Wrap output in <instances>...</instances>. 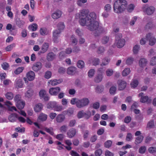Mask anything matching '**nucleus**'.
<instances>
[{"label": "nucleus", "mask_w": 156, "mask_h": 156, "mask_svg": "<svg viewBox=\"0 0 156 156\" xmlns=\"http://www.w3.org/2000/svg\"><path fill=\"white\" fill-rule=\"evenodd\" d=\"M89 12L88 10L86 9L80 11L79 23L82 26H87L89 30L94 32L95 36H99L105 31V29L99 25L95 13L91 12L89 14Z\"/></svg>", "instance_id": "f257e3e1"}, {"label": "nucleus", "mask_w": 156, "mask_h": 156, "mask_svg": "<svg viewBox=\"0 0 156 156\" xmlns=\"http://www.w3.org/2000/svg\"><path fill=\"white\" fill-rule=\"evenodd\" d=\"M127 5L126 0H117L114 3V9L116 13L122 12L126 9Z\"/></svg>", "instance_id": "f03ea898"}, {"label": "nucleus", "mask_w": 156, "mask_h": 156, "mask_svg": "<svg viewBox=\"0 0 156 156\" xmlns=\"http://www.w3.org/2000/svg\"><path fill=\"white\" fill-rule=\"evenodd\" d=\"M115 42L117 46L119 48L122 47L125 44V40L122 38V35L121 34H118L115 36Z\"/></svg>", "instance_id": "7ed1b4c3"}, {"label": "nucleus", "mask_w": 156, "mask_h": 156, "mask_svg": "<svg viewBox=\"0 0 156 156\" xmlns=\"http://www.w3.org/2000/svg\"><path fill=\"white\" fill-rule=\"evenodd\" d=\"M143 11L147 15H151L152 14L155 10V7L151 5H145L143 7Z\"/></svg>", "instance_id": "20e7f679"}, {"label": "nucleus", "mask_w": 156, "mask_h": 156, "mask_svg": "<svg viewBox=\"0 0 156 156\" xmlns=\"http://www.w3.org/2000/svg\"><path fill=\"white\" fill-rule=\"evenodd\" d=\"M89 102V100L87 98L78 99L76 101V106L78 108H82L87 105Z\"/></svg>", "instance_id": "39448f33"}, {"label": "nucleus", "mask_w": 156, "mask_h": 156, "mask_svg": "<svg viewBox=\"0 0 156 156\" xmlns=\"http://www.w3.org/2000/svg\"><path fill=\"white\" fill-rule=\"evenodd\" d=\"M39 96L41 99L45 101H48L50 99L49 95L46 91L44 89H41L39 92Z\"/></svg>", "instance_id": "423d86ee"}, {"label": "nucleus", "mask_w": 156, "mask_h": 156, "mask_svg": "<svg viewBox=\"0 0 156 156\" xmlns=\"http://www.w3.org/2000/svg\"><path fill=\"white\" fill-rule=\"evenodd\" d=\"M146 37L147 40H149V44L150 45H153L155 44L156 42V39L152 36V34L149 33L146 35Z\"/></svg>", "instance_id": "0eeeda50"}, {"label": "nucleus", "mask_w": 156, "mask_h": 156, "mask_svg": "<svg viewBox=\"0 0 156 156\" xmlns=\"http://www.w3.org/2000/svg\"><path fill=\"white\" fill-rule=\"evenodd\" d=\"M139 96L141 98L140 101L142 103L147 102L150 103L151 101V99L149 98L147 96H144V93L142 92L140 93L139 94Z\"/></svg>", "instance_id": "6e6552de"}, {"label": "nucleus", "mask_w": 156, "mask_h": 156, "mask_svg": "<svg viewBox=\"0 0 156 156\" xmlns=\"http://www.w3.org/2000/svg\"><path fill=\"white\" fill-rule=\"evenodd\" d=\"M14 85L16 87L17 89L23 87V82L22 79L20 77H18L16 78L15 81Z\"/></svg>", "instance_id": "1a4fd4ad"}, {"label": "nucleus", "mask_w": 156, "mask_h": 156, "mask_svg": "<svg viewBox=\"0 0 156 156\" xmlns=\"http://www.w3.org/2000/svg\"><path fill=\"white\" fill-rule=\"evenodd\" d=\"M126 82L125 81L122 80H119L118 81V89L121 90H124L126 86Z\"/></svg>", "instance_id": "9d476101"}, {"label": "nucleus", "mask_w": 156, "mask_h": 156, "mask_svg": "<svg viewBox=\"0 0 156 156\" xmlns=\"http://www.w3.org/2000/svg\"><path fill=\"white\" fill-rule=\"evenodd\" d=\"M34 92L32 88L27 87L24 94L25 97L28 98H31L34 94Z\"/></svg>", "instance_id": "9b49d317"}, {"label": "nucleus", "mask_w": 156, "mask_h": 156, "mask_svg": "<svg viewBox=\"0 0 156 156\" xmlns=\"http://www.w3.org/2000/svg\"><path fill=\"white\" fill-rule=\"evenodd\" d=\"M61 32L60 30H56L53 32V40L55 43H57L59 41L58 38Z\"/></svg>", "instance_id": "f8f14e48"}, {"label": "nucleus", "mask_w": 156, "mask_h": 156, "mask_svg": "<svg viewBox=\"0 0 156 156\" xmlns=\"http://www.w3.org/2000/svg\"><path fill=\"white\" fill-rule=\"evenodd\" d=\"M62 12L60 10H57L53 12L51 14V16L54 20H57L60 18L62 16Z\"/></svg>", "instance_id": "ddd939ff"}, {"label": "nucleus", "mask_w": 156, "mask_h": 156, "mask_svg": "<svg viewBox=\"0 0 156 156\" xmlns=\"http://www.w3.org/2000/svg\"><path fill=\"white\" fill-rule=\"evenodd\" d=\"M60 90V88L59 87L50 88L49 90V94L52 95H57Z\"/></svg>", "instance_id": "4468645a"}, {"label": "nucleus", "mask_w": 156, "mask_h": 156, "mask_svg": "<svg viewBox=\"0 0 156 156\" xmlns=\"http://www.w3.org/2000/svg\"><path fill=\"white\" fill-rule=\"evenodd\" d=\"M35 76V74L34 72L32 71H30L27 72L26 74V77H27L29 81L34 80Z\"/></svg>", "instance_id": "2eb2a0df"}, {"label": "nucleus", "mask_w": 156, "mask_h": 156, "mask_svg": "<svg viewBox=\"0 0 156 156\" xmlns=\"http://www.w3.org/2000/svg\"><path fill=\"white\" fill-rule=\"evenodd\" d=\"M42 67V63L38 62L34 63L32 66V69L35 72H37L41 69Z\"/></svg>", "instance_id": "dca6fc26"}, {"label": "nucleus", "mask_w": 156, "mask_h": 156, "mask_svg": "<svg viewBox=\"0 0 156 156\" xmlns=\"http://www.w3.org/2000/svg\"><path fill=\"white\" fill-rule=\"evenodd\" d=\"M43 108V105L42 103H39L36 104L34 108L35 112H38L41 111Z\"/></svg>", "instance_id": "f3484780"}, {"label": "nucleus", "mask_w": 156, "mask_h": 156, "mask_svg": "<svg viewBox=\"0 0 156 156\" xmlns=\"http://www.w3.org/2000/svg\"><path fill=\"white\" fill-rule=\"evenodd\" d=\"M39 32L41 35H46L49 34V30L46 27H42L40 28Z\"/></svg>", "instance_id": "a211bd4d"}, {"label": "nucleus", "mask_w": 156, "mask_h": 156, "mask_svg": "<svg viewBox=\"0 0 156 156\" xmlns=\"http://www.w3.org/2000/svg\"><path fill=\"white\" fill-rule=\"evenodd\" d=\"M148 61L147 59L144 58H141L139 61V65L141 67L145 66L147 64Z\"/></svg>", "instance_id": "6ab92c4d"}, {"label": "nucleus", "mask_w": 156, "mask_h": 156, "mask_svg": "<svg viewBox=\"0 0 156 156\" xmlns=\"http://www.w3.org/2000/svg\"><path fill=\"white\" fill-rule=\"evenodd\" d=\"M62 82V79H59L58 80H53L49 81L48 83L49 84L51 85L52 86H55L60 83Z\"/></svg>", "instance_id": "aec40b11"}, {"label": "nucleus", "mask_w": 156, "mask_h": 156, "mask_svg": "<svg viewBox=\"0 0 156 156\" xmlns=\"http://www.w3.org/2000/svg\"><path fill=\"white\" fill-rule=\"evenodd\" d=\"M90 63H92L94 66H97L100 63V59L98 58H91L89 61Z\"/></svg>", "instance_id": "412c9836"}, {"label": "nucleus", "mask_w": 156, "mask_h": 156, "mask_svg": "<svg viewBox=\"0 0 156 156\" xmlns=\"http://www.w3.org/2000/svg\"><path fill=\"white\" fill-rule=\"evenodd\" d=\"M56 102L55 101H50L49 102L47 105V108L51 110L54 109Z\"/></svg>", "instance_id": "4be33fe9"}, {"label": "nucleus", "mask_w": 156, "mask_h": 156, "mask_svg": "<svg viewBox=\"0 0 156 156\" xmlns=\"http://www.w3.org/2000/svg\"><path fill=\"white\" fill-rule=\"evenodd\" d=\"M110 61V59L108 57H105L102 59L101 66H106L108 64Z\"/></svg>", "instance_id": "5701e85b"}, {"label": "nucleus", "mask_w": 156, "mask_h": 156, "mask_svg": "<svg viewBox=\"0 0 156 156\" xmlns=\"http://www.w3.org/2000/svg\"><path fill=\"white\" fill-rule=\"evenodd\" d=\"M77 72V68L76 67L73 66L69 67V75H74Z\"/></svg>", "instance_id": "b1692460"}, {"label": "nucleus", "mask_w": 156, "mask_h": 156, "mask_svg": "<svg viewBox=\"0 0 156 156\" xmlns=\"http://www.w3.org/2000/svg\"><path fill=\"white\" fill-rule=\"evenodd\" d=\"M49 47L48 43H44L43 44L41 48V53H44L48 50Z\"/></svg>", "instance_id": "393cba45"}, {"label": "nucleus", "mask_w": 156, "mask_h": 156, "mask_svg": "<svg viewBox=\"0 0 156 156\" xmlns=\"http://www.w3.org/2000/svg\"><path fill=\"white\" fill-rule=\"evenodd\" d=\"M5 96L7 99L11 100L13 98L14 95L11 92H8L6 93Z\"/></svg>", "instance_id": "a878e982"}, {"label": "nucleus", "mask_w": 156, "mask_h": 156, "mask_svg": "<svg viewBox=\"0 0 156 156\" xmlns=\"http://www.w3.org/2000/svg\"><path fill=\"white\" fill-rule=\"evenodd\" d=\"M47 115L43 113H41L39 115L38 119L42 121H45L47 119Z\"/></svg>", "instance_id": "bb28decb"}, {"label": "nucleus", "mask_w": 156, "mask_h": 156, "mask_svg": "<svg viewBox=\"0 0 156 156\" xmlns=\"http://www.w3.org/2000/svg\"><path fill=\"white\" fill-rule=\"evenodd\" d=\"M18 117V115L15 114H12L10 115L9 117V120L12 122H15Z\"/></svg>", "instance_id": "cd10ccee"}, {"label": "nucleus", "mask_w": 156, "mask_h": 156, "mask_svg": "<svg viewBox=\"0 0 156 156\" xmlns=\"http://www.w3.org/2000/svg\"><path fill=\"white\" fill-rule=\"evenodd\" d=\"M55 58V56L53 53H49L47 55V59L48 61H51Z\"/></svg>", "instance_id": "c85d7f7f"}, {"label": "nucleus", "mask_w": 156, "mask_h": 156, "mask_svg": "<svg viewBox=\"0 0 156 156\" xmlns=\"http://www.w3.org/2000/svg\"><path fill=\"white\" fill-rule=\"evenodd\" d=\"M17 107L20 109H21L23 108L25 105V103L22 101L16 104Z\"/></svg>", "instance_id": "c756f323"}, {"label": "nucleus", "mask_w": 156, "mask_h": 156, "mask_svg": "<svg viewBox=\"0 0 156 156\" xmlns=\"http://www.w3.org/2000/svg\"><path fill=\"white\" fill-rule=\"evenodd\" d=\"M144 137L142 135H140L136 137L135 140V144H138L140 143L143 140Z\"/></svg>", "instance_id": "7c9ffc66"}, {"label": "nucleus", "mask_w": 156, "mask_h": 156, "mask_svg": "<svg viewBox=\"0 0 156 156\" xmlns=\"http://www.w3.org/2000/svg\"><path fill=\"white\" fill-rule=\"evenodd\" d=\"M154 122L153 120L149 121L147 124V127L149 129L153 128L154 127Z\"/></svg>", "instance_id": "2f4dec72"}, {"label": "nucleus", "mask_w": 156, "mask_h": 156, "mask_svg": "<svg viewBox=\"0 0 156 156\" xmlns=\"http://www.w3.org/2000/svg\"><path fill=\"white\" fill-rule=\"evenodd\" d=\"M102 75L101 74H98L94 78V81L96 83H99L102 80Z\"/></svg>", "instance_id": "473e14b6"}, {"label": "nucleus", "mask_w": 156, "mask_h": 156, "mask_svg": "<svg viewBox=\"0 0 156 156\" xmlns=\"http://www.w3.org/2000/svg\"><path fill=\"white\" fill-rule=\"evenodd\" d=\"M65 118V116L62 114L58 115L56 118V121L59 122H60L63 121Z\"/></svg>", "instance_id": "72a5a7b5"}, {"label": "nucleus", "mask_w": 156, "mask_h": 156, "mask_svg": "<svg viewBox=\"0 0 156 156\" xmlns=\"http://www.w3.org/2000/svg\"><path fill=\"white\" fill-rule=\"evenodd\" d=\"M76 133V131L75 129L74 128H71L69 131V137L72 138L75 135Z\"/></svg>", "instance_id": "f704fd0d"}, {"label": "nucleus", "mask_w": 156, "mask_h": 156, "mask_svg": "<svg viewBox=\"0 0 156 156\" xmlns=\"http://www.w3.org/2000/svg\"><path fill=\"white\" fill-rule=\"evenodd\" d=\"M114 73V71L113 69L110 68L107 69L105 71L106 75L107 76H112Z\"/></svg>", "instance_id": "c9c22d12"}, {"label": "nucleus", "mask_w": 156, "mask_h": 156, "mask_svg": "<svg viewBox=\"0 0 156 156\" xmlns=\"http://www.w3.org/2000/svg\"><path fill=\"white\" fill-rule=\"evenodd\" d=\"M130 72V70L129 68H125L122 71V75L124 76H126L129 74Z\"/></svg>", "instance_id": "e433bc0d"}, {"label": "nucleus", "mask_w": 156, "mask_h": 156, "mask_svg": "<svg viewBox=\"0 0 156 156\" xmlns=\"http://www.w3.org/2000/svg\"><path fill=\"white\" fill-rule=\"evenodd\" d=\"M38 28V25L36 23H33L29 27V29L33 31H35Z\"/></svg>", "instance_id": "4c0bfd02"}, {"label": "nucleus", "mask_w": 156, "mask_h": 156, "mask_svg": "<svg viewBox=\"0 0 156 156\" xmlns=\"http://www.w3.org/2000/svg\"><path fill=\"white\" fill-rule=\"evenodd\" d=\"M139 83L138 81L136 80H133L130 83V85L132 87H136Z\"/></svg>", "instance_id": "58836bf2"}, {"label": "nucleus", "mask_w": 156, "mask_h": 156, "mask_svg": "<svg viewBox=\"0 0 156 156\" xmlns=\"http://www.w3.org/2000/svg\"><path fill=\"white\" fill-rule=\"evenodd\" d=\"M77 67L80 69H82L84 67V62L82 60H80L78 61L77 63Z\"/></svg>", "instance_id": "ea45409f"}, {"label": "nucleus", "mask_w": 156, "mask_h": 156, "mask_svg": "<svg viewBox=\"0 0 156 156\" xmlns=\"http://www.w3.org/2000/svg\"><path fill=\"white\" fill-rule=\"evenodd\" d=\"M15 47V44H12L8 45L5 48V50L7 51H11L12 49Z\"/></svg>", "instance_id": "a19ab883"}, {"label": "nucleus", "mask_w": 156, "mask_h": 156, "mask_svg": "<svg viewBox=\"0 0 156 156\" xmlns=\"http://www.w3.org/2000/svg\"><path fill=\"white\" fill-rule=\"evenodd\" d=\"M116 89V87L114 86H112L109 89L110 93L111 94H115Z\"/></svg>", "instance_id": "79ce46f5"}, {"label": "nucleus", "mask_w": 156, "mask_h": 156, "mask_svg": "<svg viewBox=\"0 0 156 156\" xmlns=\"http://www.w3.org/2000/svg\"><path fill=\"white\" fill-rule=\"evenodd\" d=\"M14 101L16 103V104L22 101L21 100V97L20 95L19 94L16 95L15 96L14 98Z\"/></svg>", "instance_id": "37998d69"}, {"label": "nucleus", "mask_w": 156, "mask_h": 156, "mask_svg": "<svg viewBox=\"0 0 156 156\" xmlns=\"http://www.w3.org/2000/svg\"><path fill=\"white\" fill-rule=\"evenodd\" d=\"M24 69V67H19L16 69L14 72V73L17 75L21 73Z\"/></svg>", "instance_id": "c03bdc74"}, {"label": "nucleus", "mask_w": 156, "mask_h": 156, "mask_svg": "<svg viewBox=\"0 0 156 156\" xmlns=\"http://www.w3.org/2000/svg\"><path fill=\"white\" fill-rule=\"evenodd\" d=\"M109 40V38L108 37L104 36L102 39L101 42L103 44H105L108 42Z\"/></svg>", "instance_id": "a18cd8bd"}, {"label": "nucleus", "mask_w": 156, "mask_h": 156, "mask_svg": "<svg viewBox=\"0 0 156 156\" xmlns=\"http://www.w3.org/2000/svg\"><path fill=\"white\" fill-rule=\"evenodd\" d=\"M62 106L57 105V103H56V105L53 110L55 111L59 112L62 111Z\"/></svg>", "instance_id": "49530a36"}, {"label": "nucleus", "mask_w": 156, "mask_h": 156, "mask_svg": "<svg viewBox=\"0 0 156 156\" xmlns=\"http://www.w3.org/2000/svg\"><path fill=\"white\" fill-rule=\"evenodd\" d=\"M140 46L139 45L136 44L135 45L133 48V51L134 54H136L139 50Z\"/></svg>", "instance_id": "de8ad7c7"}, {"label": "nucleus", "mask_w": 156, "mask_h": 156, "mask_svg": "<svg viewBox=\"0 0 156 156\" xmlns=\"http://www.w3.org/2000/svg\"><path fill=\"white\" fill-rule=\"evenodd\" d=\"M104 90V87L102 86H97L96 88V91L98 93H101Z\"/></svg>", "instance_id": "09e8293b"}, {"label": "nucleus", "mask_w": 156, "mask_h": 156, "mask_svg": "<svg viewBox=\"0 0 156 156\" xmlns=\"http://www.w3.org/2000/svg\"><path fill=\"white\" fill-rule=\"evenodd\" d=\"M1 66L4 70H6L8 69L9 65L8 63L5 62L1 65Z\"/></svg>", "instance_id": "8fccbe9b"}, {"label": "nucleus", "mask_w": 156, "mask_h": 156, "mask_svg": "<svg viewBox=\"0 0 156 156\" xmlns=\"http://www.w3.org/2000/svg\"><path fill=\"white\" fill-rule=\"evenodd\" d=\"M64 28L65 25L63 23L60 22L58 23L57 30H58L61 31V30H63Z\"/></svg>", "instance_id": "3c124183"}, {"label": "nucleus", "mask_w": 156, "mask_h": 156, "mask_svg": "<svg viewBox=\"0 0 156 156\" xmlns=\"http://www.w3.org/2000/svg\"><path fill=\"white\" fill-rule=\"evenodd\" d=\"M150 64L151 66L156 65V56L152 58L150 62Z\"/></svg>", "instance_id": "603ef678"}, {"label": "nucleus", "mask_w": 156, "mask_h": 156, "mask_svg": "<svg viewBox=\"0 0 156 156\" xmlns=\"http://www.w3.org/2000/svg\"><path fill=\"white\" fill-rule=\"evenodd\" d=\"M112 142L110 140H107V141L105 142L104 144V145L105 147L106 148H109L112 145Z\"/></svg>", "instance_id": "864d4df0"}, {"label": "nucleus", "mask_w": 156, "mask_h": 156, "mask_svg": "<svg viewBox=\"0 0 156 156\" xmlns=\"http://www.w3.org/2000/svg\"><path fill=\"white\" fill-rule=\"evenodd\" d=\"M133 58L131 57H129L128 58L126 61V64L127 65H130L132 64L133 62Z\"/></svg>", "instance_id": "5fc2aeb1"}, {"label": "nucleus", "mask_w": 156, "mask_h": 156, "mask_svg": "<svg viewBox=\"0 0 156 156\" xmlns=\"http://www.w3.org/2000/svg\"><path fill=\"white\" fill-rule=\"evenodd\" d=\"M95 70L94 69H90L88 72V76L89 77H92L94 75Z\"/></svg>", "instance_id": "6e6d98bb"}, {"label": "nucleus", "mask_w": 156, "mask_h": 156, "mask_svg": "<svg viewBox=\"0 0 156 156\" xmlns=\"http://www.w3.org/2000/svg\"><path fill=\"white\" fill-rule=\"evenodd\" d=\"M133 136L130 133H127L126 137V140L127 141H131L133 139Z\"/></svg>", "instance_id": "4d7b16f0"}, {"label": "nucleus", "mask_w": 156, "mask_h": 156, "mask_svg": "<svg viewBox=\"0 0 156 156\" xmlns=\"http://www.w3.org/2000/svg\"><path fill=\"white\" fill-rule=\"evenodd\" d=\"M134 6L133 5L131 4L129 5L127 8V10L129 12H132L134 9Z\"/></svg>", "instance_id": "13d9d810"}, {"label": "nucleus", "mask_w": 156, "mask_h": 156, "mask_svg": "<svg viewBox=\"0 0 156 156\" xmlns=\"http://www.w3.org/2000/svg\"><path fill=\"white\" fill-rule=\"evenodd\" d=\"M111 6L109 4H106L104 7L105 11L109 12L111 9Z\"/></svg>", "instance_id": "bf43d9fd"}, {"label": "nucleus", "mask_w": 156, "mask_h": 156, "mask_svg": "<svg viewBox=\"0 0 156 156\" xmlns=\"http://www.w3.org/2000/svg\"><path fill=\"white\" fill-rule=\"evenodd\" d=\"M85 112L83 110L79 112L77 114V117L78 118H81L84 117Z\"/></svg>", "instance_id": "052dcab7"}, {"label": "nucleus", "mask_w": 156, "mask_h": 156, "mask_svg": "<svg viewBox=\"0 0 156 156\" xmlns=\"http://www.w3.org/2000/svg\"><path fill=\"white\" fill-rule=\"evenodd\" d=\"M51 72L50 71H48L45 73L44 77L48 79L51 77Z\"/></svg>", "instance_id": "680f3d73"}, {"label": "nucleus", "mask_w": 156, "mask_h": 156, "mask_svg": "<svg viewBox=\"0 0 156 156\" xmlns=\"http://www.w3.org/2000/svg\"><path fill=\"white\" fill-rule=\"evenodd\" d=\"M102 150L101 149H98L95 151V155L96 156H100L102 153Z\"/></svg>", "instance_id": "e2e57ef3"}, {"label": "nucleus", "mask_w": 156, "mask_h": 156, "mask_svg": "<svg viewBox=\"0 0 156 156\" xmlns=\"http://www.w3.org/2000/svg\"><path fill=\"white\" fill-rule=\"evenodd\" d=\"M45 130L48 133H49L51 135H53L54 133L53 132V129L52 128H45Z\"/></svg>", "instance_id": "0e129e2a"}, {"label": "nucleus", "mask_w": 156, "mask_h": 156, "mask_svg": "<svg viewBox=\"0 0 156 156\" xmlns=\"http://www.w3.org/2000/svg\"><path fill=\"white\" fill-rule=\"evenodd\" d=\"M87 1V0H78L77 2V4L78 5L81 6L83 4L86 3Z\"/></svg>", "instance_id": "69168bd1"}, {"label": "nucleus", "mask_w": 156, "mask_h": 156, "mask_svg": "<svg viewBox=\"0 0 156 156\" xmlns=\"http://www.w3.org/2000/svg\"><path fill=\"white\" fill-rule=\"evenodd\" d=\"M71 40L73 45H76L77 43V39L74 36H72L71 37Z\"/></svg>", "instance_id": "338daca9"}, {"label": "nucleus", "mask_w": 156, "mask_h": 156, "mask_svg": "<svg viewBox=\"0 0 156 156\" xmlns=\"http://www.w3.org/2000/svg\"><path fill=\"white\" fill-rule=\"evenodd\" d=\"M105 49L104 47L103 46H100L98 48L97 51V52L99 54L102 53L104 52Z\"/></svg>", "instance_id": "774afa93"}]
</instances>
